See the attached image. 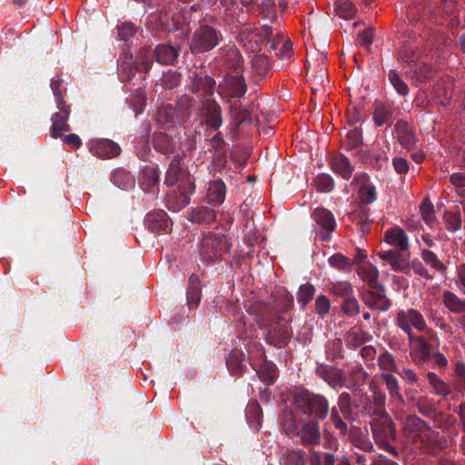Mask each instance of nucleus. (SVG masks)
I'll return each instance as SVG.
<instances>
[{"instance_id": "nucleus-5", "label": "nucleus", "mask_w": 465, "mask_h": 465, "mask_svg": "<svg viewBox=\"0 0 465 465\" xmlns=\"http://www.w3.org/2000/svg\"><path fill=\"white\" fill-rule=\"evenodd\" d=\"M403 430L407 438L413 442L430 444L435 440V431L417 415L405 418Z\"/></svg>"}, {"instance_id": "nucleus-9", "label": "nucleus", "mask_w": 465, "mask_h": 465, "mask_svg": "<svg viewBox=\"0 0 465 465\" xmlns=\"http://www.w3.org/2000/svg\"><path fill=\"white\" fill-rule=\"evenodd\" d=\"M361 298L365 305L370 309L387 312L391 307V301L386 295V290L383 283L375 287H370L361 292Z\"/></svg>"}, {"instance_id": "nucleus-22", "label": "nucleus", "mask_w": 465, "mask_h": 465, "mask_svg": "<svg viewBox=\"0 0 465 465\" xmlns=\"http://www.w3.org/2000/svg\"><path fill=\"white\" fill-rule=\"evenodd\" d=\"M384 240L387 243L394 246L399 252L409 250L408 236L399 226L388 229L384 233Z\"/></svg>"}, {"instance_id": "nucleus-38", "label": "nucleus", "mask_w": 465, "mask_h": 465, "mask_svg": "<svg viewBox=\"0 0 465 465\" xmlns=\"http://www.w3.org/2000/svg\"><path fill=\"white\" fill-rule=\"evenodd\" d=\"M260 380L268 385L275 382L278 377V370L274 363L265 361L256 371Z\"/></svg>"}, {"instance_id": "nucleus-49", "label": "nucleus", "mask_w": 465, "mask_h": 465, "mask_svg": "<svg viewBox=\"0 0 465 465\" xmlns=\"http://www.w3.org/2000/svg\"><path fill=\"white\" fill-rule=\"evenodd\" d=\"M316 289L311 283L302 284L297 292V302L302 307H305L313 298Z\"/></svg>"}, {"instance_id": "nucleus-35", "label": "nucleus", "mask_w": 465, "mask_h": 465, "mask_svg": "<svg viewBox=\"0 0 465 465\" xmlns=\"http://www.w3.org/2000/svg\"><path fill=\"white\" fill-rule=\"evenodd\" d=\"M202 296V289L199 277L192 274L189 277V286L187 290V303L189 308L197 307Z\"/></svg>"}, {"instance_id": "nucleus-27", "label": "nucleus", "mask_w": 465, "mask_h": 465, "mask_svg": "<svg viewBox=\"0 0 465 465\" xmlns=\"http://www.w3.org/2000/svg\"><path fill=\"white\" fill-rule=\"evenodd\" d=\"M226 186L222 179H215L209 183L206 193L207 203L215 206L221 205L225 199Z\"/></svg>"}, {"instance_id": "nucleus-15", "label": "nucleus", "mask_w": 465, "mask_h": 465, "mask_svg": "<svg viewBox=\"0 0 465 465\" xmlns=\"http://www.w3.org/2000/svg\"><path fill=\"white\" fill-rule=\"evenodd\" d=\"M183 156L180 153L174 154L171 160L165 173L164 183L173 186L176 183H184L187 179H192L189 173L181 167Z\"/></svg>"}, {"instance_id": "nucleus-36", "label": "nucleus", "mask_w": 465, "mask_h": 465, "mask_svg": "<svg viewBox=\"0 0 465 465\" xmlns=\"http://www.w3.org/2000/svg\"><path fill=\"white\" fill-rule=\"evenodd\" d=\"M420 257L422 261L441 276L447 273V266L439 259L437 254L429 249L420 250Z\"/></svg>"}, {"instance_id": "nucleus-6", "label": "nucleus", "mask_w": 465, "mask_h": 465, "mask_svg": "<svg viewBox=\"0 0 465 465\" xmlns=\"http://www.w3.org/2000/svg\"><path fill=\"white\" fill-rule=\"evenodd\" d=\"M355 447L361 451H354L351 455V460L355 465H399L395 461L382 456L372 453L373 446L369 441L357 440L353 441Z\"/></svg>"}, {"instance_id": "nucleus-21", "label": "nucleus", "mask_w": 465, "mask_h": 465, "mask_svg": "<svg viewBox=\"0 0 465 465\" xmlns=\"http://www.w3.org/2000/svg\"><path fill=\"white\" fill-rule=\"evenodd\" d=\"M180 49L168 44H159L154 47L153 57L163 65L173 64L178 58Z\"/></svg>"}, {"instance_id": "nucleus-17", "label": "nucleus", "mask_w": 465, "mask_h": 465, "mask_svg": "<svg viewBox=\"0 0 465 465\" xmlns=\"http://www.w3.org/2000/svg\"><path fill=\"white\" fill-rule=\"evenodd\" d=\"M90 152L97 157L111 159L120 154L121 147L110 139H97L91 142Z\"/></svg>"}, {"instance_id": "nucleus-8", "label": "nucleus", "mask_w": 465, "mask_h": 465, "mask_svg": "<svg viewBox=\"0 0 465 465\" xmlns=\"http://www.w3.org/2000/svg\"><path fill=\"white\" fill-rule=\"evenodd\" d=\"M195 185L193 179H187L184 183H179L176 190L168 194L166 206L169 211L178 213L189 205L191 195L194 193Z\"/></svg>"}, {"instance_id": "nucleus-7", "label": "nucleus", "mask_w": 465, "mask_h": 465, "mask_svg": "<svg viewBox=\"0 0 465 465\" xmlns=\"http://www.w3.org/2000/svg\"><path fill=\"white\" fill-rule=\"evenodd\" d=\"M292 336L290 320L283 316H278L267 331L266 342L277 348H284L288 345Z\"/></svg>"}, {"instance_id": "nucleus-12", "label": "nucleus", "mask_w": 465, "mask_h": 465, "mask_svg": "<svg viewBox=\"0 0 465 465\" xmlns=\"http://www.w3.org/2000/svg\"><path fill=\"white\" fill-rule=\"evenodd\" d=\"M232 98H242L247 92V84L241 72L228 73L223 75L219 85Z\"/></svg>"}, {"instance_id": "nucleus-19", "label": "nucleus", "mask_w": 465, "mask_h": 465, "mask_svg": "<svg viewBox=\"0 0 465 465\" xmlns=\"http://www.w3.org/2000/svg\"><path fill=\"white\" fill-rule=\"evenodd\" d=\"M394 133L399 143L407 150H411L416 145L415 133L410 127L408 122L401 119L394 125Z\"/></svg>"}, {"instance_id": "nucleus-24", "label": "nucleus", "mask_w": 465, "mask_h": 465, "mask_svg": "<svg viewBox=\"0 0 465 465\" xmlns=\"http://www.w3.org/2000/svg\"><path fill=\"white\" fill-rule=\"evenodd\" d=\"M330 164L331 170L341 175L344 180H349L354 171V167L349 158L341 153L332 155L330 160Z\"/></svg>"}, {"instance_id": "nucleus-28", "label": "nucleus", "mask_w": 465, "mask_h": 465, "mask_svg": "<svg viewBox=\"0 0 465 465\" xmlns=\"http://www.w3.org/2000/svg\"><path fill=\"white\" fill-rule=\"evenodd\" d=\"M215 84V80L209 75H197L192 83V92L211 98Z\"/></svg>"}, {"instance_id": "nucleus-59", "label": "nucleus", "mask_w": 465, "mask_h": 465, "mask_svg": "<svg viewBox=\"0 0 465 465\" xmlns=\"http://www.w3.org/2000/svg\"><path fill=\"white\" fill-rule=\"evenodd\" d=\"M118 35L117 38L120 41H128L137 32V28L134 23L125 21L117 26Z\"/></svg>"}, {"instance_id": "nucleus-43", "label": "nucleus", "mask_w": 465, "mask_h": 465, "mask_svg": "<svg viewBox=\"0 0 465 465\" xmlns=\"http://www.w3.org/2000/svg\"><path fill=\"white\" fill-rule=\"evenodd\" d=\"M224 63L234 72H242L243 58L237 48H229L226 52Z\"/></svg>"}, {"instance_id": "nucleus-25", "label": "nucleus", "mask_w": 465, "mask_h": 465, "mask_svg": "<svg viewBox=\"0 0 465 465\" xmlns=\"http://www.w3.org/2000/svg\"><path fill=\"white\" fill-rule=\"evenodd\" d=\"M381 377L386 386L391 401L398 406H403L405 399L401 393L397 377L391 373H382Z\"/></svg>"}, {"instance_id": "nucleus-10", "label": "nucleus", "mask_w": 465, "mask_h": 465, "mask_svg": "<svg viewBox=\"0 0 465 465\" xmlns=\"http://www.w3.org/2000/svg\"><path fill=\"white\" fill-rule=\"evenodd\" d=\"M227 248V241L223 236L208 233L202 240L200 255L207 262L217 260L221 257L223 251Z\"/></svg>"}, {"instance_id": "nucleus-20", "label": "nucleus", "mask_w": 465, "mask_h": 465, "mask_svg": "<svg viewBox=\"0 0 465 465\" xmlns=\"http://www.w3.org/2000/svg\"><path fill=\"white\" fill-rule=\"evenodd\" d=\"M152 144L153 149L163 155L174 154L176 152V143L173 137L163 132L153 133L152 135Z\"/></svg>"}, {"instance_id": "nucleus-33", "label": "nucleus", "mask_w": 465, "mask_h": 465, "mask_svg": "<svg viewBox=\"0 0 465 465\" xmlns=\"http://www.w3.org/2000/svg\"><path fill=\"white\" fill-rule=\"evenodd\" d=\"M138 66L133 61L132 55H124L118 65V75L122 82L131 83L135 77Z\"/></svg>"}, {"instance_id": "nucleus-46", "label": "nucleus", "mask_w": 465, "mask_h": 465, "mask_svg": "<svg viewBox=\"0 0 465 465\" xmlns=\"http://www.w3.org/2000/svg\"><path fill=\"white\" fill-rule=\"evenodd\" d=\"M330 292L342 300L354 294L351 283L347 281L333 282L330 287Z\"/></svg>"}, {"instance_id": "nucleus-29", "label": "nucleus", "mask_w": 465, "mask_h": 465, "mask_svg": "<svg viewBox=\"0 0 465 465\" xmlns=\"http://www.w3.org/2000/svg\"><path fill=\"white\" fill-rule=\"evenodd\" d=\"M216 212L208 206L201 205L191 212V221L193 223L211 225L216 222Z\"/></svg>"}, {"instance_id": "nucleus-40", "label": "nucleus", "mask_w": 465, "mask_h": 465, "mask_svg": "<svg viewBox=\"0 0 465 465\" xmlns=\"http://www.w3.org/2000/svg\"><path fill=\"white\" fill-rule=\"evenodd\" d=\"M444 305L454 313L465 312V301L459 298L455 293L450 291L443 292Z\"/></svg>"}, {"instance_id": "nucleus-26", "label": "nucleus", "mask_w": 465, "mask_h": 465, "mask_svg": "<svg viewBox=\"0 0 465 465\" xmlns=\"http://www.w3.org/2000/svg\"><path fill=\"white\" fill-rule=\"evenodd\" d=\"M372 336L366 331L354 326L351 327L345 334V345L350 349H357L362 344L371 341Z\"/></svg>"}, {"instance_id": "nucleus-54", "label": "nucleus", "mask_w": 465, "mask_h": 465, "mask_svg": "<svg viewBox=\"0 0 465 465\" xmlns=\"http://www.w3.org/2000/svg\"><path fill=\"white\" fill-rule=\"evenodd\" d=\"M305 452L303 450H291L282 455V465H306Z\"/></svg>"}, {"instance_id": "nucleus-53", "label": "nucleus", "mask_w": 465, "mask_h": 465, "mask_svg": "<svg viewBox=\"0 0 465 465\" xmlns=\"http://www.w3.org/2000/svg\"><path fill=\"white\" fill-rule=\"evenodd\" d=\"M327 359L334 361L344 358V349L341 339H334L328 342L326 350Z\"/></svg>"}, {"instance_id": "nucleus-14", "label": "nucleus", "mask_w": 465, "mask_h": 465, "mask_svg": "<svg viewBox=\"0 0 465 465\" xmlns=\"http://www.w3.org/2000/svg\"><path fill=\"white\" fill-rule=\"evenodd\" d=\"M57 108L60 112L53 114L51 133L54 138H59L63 135L64 132H68L70 126L68 119L71 113L69 105L66 104L64 100H59Z\"/></svg>"}, {"instance_id": "nucleus-48", "label": "nucleus", "mask_w": 465, "mask_h": 465, "mask_svg": "<svg viewBox=\"0 0 465 465\" xmlns=\"http://www.w3.org/2000/svg\"><path fill=\"white\" fill-rule=\"evenodd\" d=\"M335 9L340 17L347 20L353 19L357 13L355 5L349 0H339Z\"/></svg>"}, {"instance_id": "nucleus-61", "label": "nucleus", "mask_w": 465, "mask_h": 465, "mask_svg": "<svg viewBox=\"0 0 465 465\" xmlns=\"http://www.w3.org/2000/svg\"><path fill=\"white\" fill-rule=\"evenodd\" d=\"M454 373L456 375V381L454 387L458 391L465 390V363L462 361H459L455 363Z\"/></svg>"}, {"instance_id": "nucleus-41", "label": "nucleus", "mask_w": 465, "mask_h": 465, "mask_svg": "<svg viewBox=\"0 0 465 465\" xmlns=\"http://www.w3.org/2000/svg\"><path fill=\"white\" fill-rule=\"evenodd\" d=\"M257 11L259 15L272 24L277 20L276 5L274 0H263L257 6Z\"/></svg>"}, {"instance_id": "nucleus-1", "label": "nucleus", "mask_w": 465, "mask_h": 465, "mask_svg": "<svg viewBox=\"0 0 465 465\" xmlns=\"http://www.w3.org/2000/svg\"><path fill=\"white\" fill-rule=\"evenodd\" d=\"M281 427L289 437L296 439L304 447H314L321 443L320 421L315 419L298 418L291 409L285 408L280 416Z\"/></svg>"}, {"instance_id": "nucleus-47", "label": "nucleus", "mask_w": 465, "mask_h": 465, "mask_svg": "<svg viewBox=\"0 0 465 465\" xmlns=\"http://www.w3.org/2000/svg\"><path fill=\"white\" fill-rule=\"evenodd\" d=\"M420 212L424 223L432 228L433 224L437 222L434 206L429 199H424L420 205Z\"/></svg>"}, {"instance_id": "nucleus-3", "label": "nucleus", "mask_w": 465, "mask_h": 465, "mask_svg": "<svg viewBox=\"0 0 465 465\" xmlns=\"http://www.w3.org/2000/svg\"><path fill=\"white\" fill-rule=\"evenodd\" d=\"M223 41V35L219 28L201 20L198 28L193 33L189 41V47L193 54L207 53L214 49Z\"/></svg>"}, {"instance_id": "nucleus-31", "label": "nucleus", "mask_w": 465, "mask_h": 465, "mask_svg": "<svg viewBox=\"0 0 465 465\" xmlns=\"http://www.w3.org/2000/svg\"><path fill=\"white\" fill-rule=\"evenodd\" d=\"M156 121L164 127L173 126L178 120L176 108L168 104L160 108L156 112Z\"/></svg>"}, {"instance_id": "nucleus-30", "label": "nucleus", "mask_w": 465, "mask_h": 465, "mask_svg": "<svg viewBox=\"0 0 465 465\" xmlns=\"http://www.w3.org/2000/svg\"><path fill=\"white\" fill-rule=\"evenodd\" d=\"M244 360L245 355L241 350H232L226 360V366L229 371L233 375H242L246 369V365L243 364Z\"/></svg>"}, {"instance_id": "nucleus-18", "label": "nucleus", "mask_w": 465, "mask_h": 465, "mask_svg": "<svg viewBox=\"0 0 465 465\" xmlns=\"http://www.w3.org/2000/svg\"><path fill=\"white\" fill-rule=\"evenodd\" d=\"M395 107L391 104L377 103L373 105L372 120L375 126H391L394 119Z\"/></svg>"}, {"instance_id": "nucleus-44", "label": "nucleus", "mask_w": 465, "mask_h": 465, "mask_svg": "<svg viewBox=\"0 0 465 465\" xmlns=\"http://www.w3.org/2000/svg\"><path fill=\"white\" fill-rule=\"evenodd\" d=\"M363 143L362 130L358 127H354L350 130L344 141V147L346 150L357 149Z\"/></svg>"}, {"instance_id": "nucleus-50", "label": "nucleus", "mask_w": 465, "mask_h": 465, "mask_svg": "<svg viewBox=\"0 0 465 465\" xmlns=\"http://www.w3.org/2000/svg\"><path fill=\"white\" fill-rule=\"evenodd\" d=\"M401 315L406 317L411 326H413L418 331H423L427 327L423 316L417 310L410 309L407 312H401Z\"/></svg>"}, {"instance_id": "nucleus-23", "label": "nucleus", "mask_w": 465, "mask_h": 465, "mask_svg": "<svg viewBox=\"0 0 465 465\" xmlns=\"http://www.w3.org/2000/svg\"><path fill=\"white\" fill-rule=\"evenodd\" d=\"M145 225L150 232H168L170 219L164 211H157L148 213L144 220Z\"/></svg>"}, {"instance_id": "nucleus-39", "label": "nucleus", "mask_w": 465, "mask_h": 465, "mask_svg": "<svg viewBox=\"0 0 465 465\" xmlns=\"http://www.w3.org/2000/svg\"><path fill=\"white\" fill-rule=\"evenodd\" d=\"M275 310L280 314H286L294 304V299L286 289L279 292L277 299L275 300Z\"/></svg>"}, {"instance_id": "nucleus-52", "label": "nucleus", "mask_w": 465, "mask_h": 465, "mask_svg": "<svg viewBox=\"0 0 465 465\" xmlns=\"http://www.w3.org/2000/svg\"><path fill=\"white\" fill-rule=\"evenodd\" d=\"M388 78L395 91L401 96H406L409 94V86L403 81L401 76L395 70H391L388 74Z\"/></svg>"}, {"instance_id": "nucleus-63", "label": "nucleus", "mask_w": 465, "mask_h": 465, "mask_svg": "<svg viewBox=\"0 0 465 465\" xmlns=\"http://www.w3.org/2000/svg\"><path fill=\"white\" fill-rule=\"evenodd\" d=\"M379 366L388 371L397 372V365L395 360L389 351H383L378 358Z\"/></svg>"}, {"instance_id": "nucleus-32", "label": "nucleus", "mask_w": 465, "mask_h": 465, "mask_svg": "<svg viewBox=\"0 0 465 465\" xmlns=\"http://www.w3.org/2000/svg\"><path fill=\"white\" fill-rule=\"evenodd\" d=\"M356 272L359 277L368 284L369 288L378 286L381 283L378 281L379 270L370 262L358 266Z\"/></svg>"}, {"instance_id": "nucleus-55", "label": "nucleus", "mask_w": 465, "mask_h": 465, "mask_svg": "<svg viewBox=\"0 0 465 465\" xmlns=\"http://www.w3.org/2000/svg\"><path fill=\"white\" fill-rule=\"evenodd\" d=\"M146 101L147 97L144 91L142 88L136 89L130 98V104L136 115L143 113L146 105Z\"/></svg>"}, {"instance_id": "nucleus-34", "label": "nucleus", "mask_w": 465, "mask_h": 465, "mask_svg": "<svg viewBox=\"0 0 465 465\" xmlns=\"http://www.w3.org/2000/svg\"><path fill=\"white\" fill-rule=\"evenodd\" d=\"M426 377L432 389L433 394L442 398H447L450 394L451 389L450 385L440 379L435 372L428 371L426 373Z\"/></svg>"}, {"instance_id": "nucleus-60", "label": "nucleus", "mask_w": 465, "mask_h": 465, "mask_svg": "<svg viewBox=\"0 0 465 465\" xmlns=\"http://www.w3.org/2000/svg\"><path fill=\"white\" fill-rule=\"evenodd\" d=\"M415 341V351L419 353L420 360L428 361L431 353V345L429 344L423 336L417 337Z\"/></svg>"}, {"instance_id": "nucleus-56", "label": "nucleus", "mask_w": 465, "mask_h": 465, "mask_svg": "<svg viewBox=\"0 0 465 465\" xmlns=\"http://www.w3.org/2000/svg\"><path fill=\"white\" fill-rule=\"evenodd\" d=\"M409 258L410 253L399 252L390 265L394 272L409 275Z\"/></svg>"}, {"instance_id": "nucleus-57", "label": "nucleus", "mask_w": 465, "mask_h": 465, "mask_svg": "<svg viewBox=\"0 0 465 465\" xmlns=\"http://www.w3.org/2000/svg\"><path fill=\"white\" fill-rule=\"evenodd\" d=\"M328 262L332 268L341 271H350L353 265L351 259L342 255L341 253H335L331 255Z\"/></svg>"}, {"instance_id": "nucleus-16", "label": "nucleus", "mask_w": 465, "mask_h": 465, "mask_svg": "<svg viewBox=\"0 0 465 465\" xmlns=\"http://www.w3.org/2000/svg\"><path fill=\"white\" fill-rule=\"evenodd\" d=\"M316 375L322 378L333 389L342 387L346 381V375L341 369L326 364H320L315 370Z\"/></svg>"}, {"instance_id": "nucleus-2", "label": "nucleus", "mask_w": 465, "mask_h": 465, "mask_svg": "<svg viewBox=\"0 0 465 465\" xmlns=\"http://www.w3.org/2000/svg\"><path fill=\"white\" fill-rule=\"evenodd\" d=\"M293 404L298 412L318 421L325 420L330 412L328 399L322 394L312 392L307 389L295 393Z\"/></svg>"}, {"instance_id": "nucleus-37", "label": "nucleus", "mask_w": 465, "mask_h": 465, "mask_svg": "<svg viewBox=\"0 0 465 465\" xmlns=\"http://www.w3.org/2000/svg\"><path fill=\"white\" fill-rule=\"evenodd\" d=\"M338 411L341 412L342 417L349 420V422L354 420V414L351 405V394L347 391L341 392L337 399V406Z\"/></svg>"}, {"instance_id": "nucleus-51", "label": "nucleus", "mask_w": 465, "mask_h": 465, "mask_svg": "<svg viewBox=\"0 0 465 465\" xmlns=\"http://www.w3.org/2000/svg\"><path fill=\"white\" fill-rule=\"evenodd\" d=\"M341 310L348 317H353L360 313V303L354 294L342 300Z\"/></svg>"}, {"instance_id": "nucleus-4", "label": "nucleus", "mask_w": 465, "mask_h": 465, "mask_svg": "<svg viewBox=\"0 0 465 465\" xmlns=\"http://www.w3.org/2000/svg\"><path fill=\"white\" fill-rule=\"evenodd\" d=\"M370 426L377 443L386 446L390 445L391 440H396L394 422L384 410L377 409L373 411Z\"/></svg>"}, {"instance_id": "nucleus-13", "label": "nucleus", "mask_w": 465, "mask_h": 465, "mask_svg": "<svg viewBox=\"0 0 465 465\" xmlns=\"http://www.w3.org/2000/svg\"><path fill=\"white\" fill-rule=\"evenodd\" d=\"M312 218L324 231L321 236L322 242L330 241L331 232L336 228V220L332 213L324 207H317L313 210Z\"/></svg>"}, {"instance_id": "nucleus-62", "label": "nucleus", "mask_w": 465, "mask_h": 465, "mask_svg": "<svg viewBox=\"0 0 465 465\" xmlns=\"http://www.w3.org/2000/svg\"><path fill=\"white\" fill-rule=\"evenodd\" d=\"M315 185L318 191L322 193H329L332 191L334 187V181L331 175L321 173L315 179Z\"/></svg>"}, {"instance_id": "nucleus-42", "label": "nucleus", "mask_w": 465, "mask_h": 465, "mask_svg": "<svg viewBox=\"0 0 465 465\" xmlns=\"http://www.w3.org/2000/svg\"><path fill=\"white\" fill-rule=\"evenodd\" d=\"M330 420L332 423L335 430L339 431V434L342 437L346 436L349 430L347 421L336 407L330 409Z\"/></svg>"}, {"instance_id": "nucleus-58", "label": "nucleus", "mask_w": 465, "mask_h": 465, "mask_svg": "<svg viewBox=\"0 0 465 465\" xmlns=\"http://www.w3.org/2000/svg\"><path fill=\"white\" fill-rule=\"evenodd\" d=\"M446 229L449 232H455L461 227V215L459 212H446L443 216Z\"/></svg>"}, {"instance_id": "nucleus-45", "label": "nucleus", "mask_w": 465, "mask_h": 465, "mask_svg": "<svg viewBox=\"0 0 465 465\" xmlns=\"http://www.w3.org/2000/svg\"><path fill=\"white\" fill-rule=\"evenodd\" d=\"M359 198L361 205H368L377 200V191L373 184H362L359 188Z\"/></svg>"}, {"instance_id": "nucleus-11", "label": "nucleus", "mask_w": 465, "mask_h": 465, "mask_svg": "<svg viewBox=\"0 0 465 465\" xmlns=\"http://www.w3.org/2000/svg\"><path fill=\"white\" fill-rule=\"evenodd\" d=\"M199 114L203 117L202 124L207 125L213 130H218L223 124L222 108L213 98L204 97Z\"/></svg>"}, {"instance_id": "nucleus-64", "label": "nucleus", "mask_w": 465, "mask_h": 465, "mask_svg": "<svg viewBox=\"0 0 465 465\" xmlns=\"http://www.w3.org/2000/svg\"><path fill=\"white\" fill-rule=\"evenodd\" d=\"M314 308L316 313L320 317H325L329 313L331 308V302L329 298L322 294L319 295L315 300Z\"/></svg>"}]
</instances>
